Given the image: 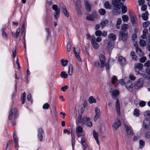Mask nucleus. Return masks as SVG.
<instances>
[{"label":"nucleus","instance_id":"28","mask_svg":"<svg viewBox=\"0 0 150 150\" xmlns=\"http://www.w3.org/2000/svg\"><path fill=\"white\" fill-rule=\"evenodd\" d=\"M88 101L90 104H92L96 103V100L93 96H91L89 98Z\"/></svg>","mask_w":150,"mask_h":150},{"label":"nucleus","instance_id":"18","mask_svg":"<svg viewBox=\"0 0 150 150\" xmlns=\"http://www.w3.org/2000/svg\"><path fill=\"white\" fill-rule=\"evenodd\" d=\"M13 138L16 150H18L19 147L18 142V139L17 138L16 135L15 133H14L13 134Z\"/></svg>","mask_w":150,"mask_h":150},{"label":"nucleus","instance_id":"23","mask_svg":"<svg viewBox=\"0 0 150 150\" xmlns=\"http://www.w3.org/2000/svg\"><path fill=\"white\" fill-rule=\"evenodd\" d=\"M130 55L132 58V59L135 61L137 60L138 57L136 55L134 52L132 51L130 54Z\"/></svg>","mask_w":150,"mask_h":150},{"label":"nucleus","instance_id":"26","mask_svg":"<svg viewBox=\"0 0 150 150\" xmlns=\"http://www.w3.org/2000/svg\"><path fill=\"white\" fill-rule=\"evenodd\" d=\"M60 11V10H57L55 11L54 13V18L56 19H58L59 17Z\"/></svg>","mask_w":150,"mask_h":150},{"label":"nucleus","instance_id":"1","mask_svg":"<svg viewBox=\"0 0 150 150\" xmlns=\"http://www.w3.org/2000/svg\"><path fill=\"white\" fill-rule=\"evenodd\" d=\"M119 92L118 91L116 90H114L112 92V96L114 100H116L115 104L116 111L118 115L119 116H120V105L119 100L117 98V96L119 95Z\"/></svg>","mask_w":150,"mask_h":150},{"label":"nucleus","instance_id":"25","mask_svg":"<svg viewBox=\"0 0 150 150\" xmlns=\"http://www.w3.org/2000/svg\"><path fill=\"white\" fill-rule=\"evenodd\" d=\"M149 14V13L147 11L145 12V13H143L142 15V17L144 21H146L148 19V15Z\"/></svg>","mask_w":150,"mask_h":150},{"label":"nucleus","instance_id":"41","mask_svg":"<svg viewBox=\"0 0 150 150\" xmlns=\"http://www.w3.org/2000/svg\"><path fill=\"white\" fill-rule=\"evenodd\" d=\"M93 136L95 139H97L98 138L99 134L98 132H96L95 130L93 131Z\"/></svg>","mask_w":150,"mask_h":150},{"label":"nucleus","instance_id":"64","mask_svg":"<svg viewBox=\"0 0 150 150\" xmlns=\"http://www.w3.org/2000/svg\"><path fill=\"white\" fill-rule=\"evenodd\" d=\"M145 136L147 138H150V132H147L145 134Z\"/></svg>","mask_w":150,"mask_h":150},{"label":"nucleus","instance_id":"7","mask_svg":"<svg viewBox=\"0 0 150 150\" xmlns=\"http://www.w3.org/2000/svg\"><path fill=\"white\" fill-rule=\"evenodd\" d=\"M84 4L86 11L88 13L90 12L91 10V6L89 3V0H85Z\"/></svg>","mask_w":150,"mask_h":150},{"label":"nucleus","instance_id":"43","mask_svg":"<svg viewBox=\"0 0 150 150\" xmlns=\"http://www.w3.org/2000/svg\"><path fill=\"white\" fill-rule=\"evenodd\" d=\"M121 9L122 13H125L127 12V6H123L121 7Z\"/></svg>","mask_w":150,"mask_h":150},{"label":"nucleus","instance_id":"59","mask_svg":"<svg viewBox=\"0 0 150 150\" xmlns=\"http://www.w3.org/2000/svg\"><path fill=\"white\" fill-rule=\"evenodd\" d=\"M144 66L148 68L150 67V61L148 60L144 64Z\"/></svg>","mask_w":150,"mask_h":150},{"label":"nucleus","instance_id":"54","mask_svg":"<svg viewBox=\"0 0 150 150\" xmlns=\"http://www.w3.org/2000/svg\"><path fill=\"white\" fill-rule=\"evenodd\" d=\"M52 8V9L55 11H56L57 10H60V9L58 8V6L57 5L54 4L53 5Z\"/></svg>","mask_w":150,"mask_h":150},{"label":"nucleus","instance_id":"42","mask_svg":"<svg viewBox=\"0 0 150 150\" xmlns=\"http://www.w3.org/2000/svg\"><path fill=\"white\" fill-rule=\"evenodd\" d=\"M136 83L139 85H141V86H142L143 85V79L141 78L138 79Z\"/></svg>","mask_w":150,"mask_h":150},{"label":"nucleus","instance_id":"17","mask_svg":"<svg viewBox=\"0 0 150 150\" xmlns=\"http://www.w3.org/2000/svg\"><path fill=\"white\" fill-rule=\"evenodd\" d=\"M121 125L120 120L117 119L115 122V123L112 125V127L116 130H117L119 127H120Z\"/></svg>","mask_w":150,"mask_h":150},{"label":"nucleus","instance_id":"22","mask_svg":"<svg viewBox=\"0 0 150 150\" xmlns=\"http://www.w3.org/2000/svg\"><path fill=\"white\" fill-rule=\"evenodd\" d=\"M121 0H112V3L114 7L117 8Z\"/></svg>","mask_w":150,"mask_h":150},{"label":"nucleus","instance_id":"47","mask_svg":"<svg viewBox=\"0 0 150 150\" xmlns=\"http://www.w3.org/2000/svg\"><path fill=\"white\" fill-rule=\"evenodd\" d=\"M127 79V77H125L123 80L122 79H120L119 81V83L121 85H123V84L125 85V82H126V80Z\"/></svg>","mask_w":150,"mask_h":150},{"label":"nucleus","instance_id":"27","mask_svg":"<svg viewBox=\"0 0 150 150\" xmlns=\"http://www.w3.org/2000/svg\"><path fill=\"white\" fill-rule=\"evenodd\" d=\"M113 44L110 41H109L107 44V48L110 50L113 49Z\"/></svg>","mask_w":150,"mask_h":150},{"label":"nucleus","instance_id":"39","mask_svg":"<svg viewBox=\"0 0 150 150\" xmlns=\"http://www.w3.org/2000/svg\"><path fill=\"white\" fill-rule=\"evenodd\" d=\"M145 142L142 140H140L139 141V147L141 149L143 148L145 145Z\"/></svg>","mask_w":150,"mask_h":150},{"label":"nucleus","instance_id":"14","mask_svg":"<svg viewBox=\"0 0 150 150\" xmlns=\"http://www.w3.org/2000/svg\"><path fill=\"white\" fill-rule=\"evenodd\" d=\"M95 110L96 115L94 117V122H96L97 119L100 117V112L99 108H98L97 107L95 108Z\"/></svg>","mask_w":150,"mask_h":150},{"label":"nucleus","instance_id":"53","mask_svg":"<svg viewBox=\"0 0 150 150\" xmlns=\"http://www.w3.org/2000/svg\"><path fill=\"white\" fill-rule=\"evenodd\" d=\"M117 80V77L115 76H113V78L112 79V83L114 84L115 82Z\"/></svg>","mask_w":150,"mask_h":150},{"label":"nucleus","instance_id":"30","mask_svg":"<svg viewBox=\"0 0 150 150\" xmlns=\"http://www.w3.org/2000/svg\"><path fill=\"white\" fill-rule=\"evenodd\" d=\"M104 7L106 9H111L112 6L110 4L109 2L107 1L105 2L104 4Z\"/></svg>","mask_w":150,"mask_h":150},{"label":"nucleus","instance_id":"50","mask_svg":"<svg viewBox=\"0 0 150 150\" xmlns=\"http://www.w3.org/2000/svg\"><path fill=\"white\" fill-rule=\"evenodd\" d=\"M49 105L47 103H46L43 105L42 108L44 109H48L49 108Z\"/></svg>","mask_w":150,"mask_h":150},{"label":"nucleus","instance_id":"44","mask_svg":"<svg viewBox=\"0 0 150 150\" xmlns=\"http://www.w3.org/2000/svg\"><path fill=\"white\" fill-rule=\"evenodd\" d=\"M73 52L74 53L75 55V57H77L78 56H80L79 55V50H77L78 52H77L76 51L75 47H73Z\"/></svg>","mask_w":150,"mask_h":150},{"label":"nucleus","instance_id":"60","mask_svg":"<svg viewBox=\"0 0 150 150\" xmlns=\"http://www.w3.org/2000/svg\"><path fill=\"white\" fill-rule=\"evenodd\" d=\"M86 141V138L85 136H83V137H82L81 138V144H84L85 143Z\"/></svg>","mask_w":150,"mask_h":150},{"label":"nucleus","instance_id":"24","mask_svg":"<svg viewBox=\"0 0 150 150\" xmlns=\"http://www.w3.org/2000/svg\"><path fill=\"white\" fill-rule=\"evenodd\" d=\"M71 143L72 145V148H73L74 147V144H75V136L74 134L72 132L73 131V129H71Z\"/></svg>","mask_w":150,"mask_h":150},{"label":"nucleus","instance_id":"34","mask_svg":"<svg viewBox=\"0 0 150 150\" xmlns=\"http://www.w3.org/2000/svg\"><path fill=\"white\" fill-rule=\"evenodd\" d=\"M98 12L100 14L101 16H103L106 13L105 10L103 8H100L98 10Z\"/></svg>","mask_w":150,"mask_h":150},{"label":"nucleus","instance_id":"15","mask_svg":"<svg viewBox=\"0 0 150 150\" xmlns=\"http://www.w3.org/2000/svg\"><path fill=\"white\" fill-rule=\"evenodd\" d=\"M130 17L132 25L135 27L137 26V23L136 22L137 20L136 17L134 15L132 14H130Z\"/></svg>","mask_w":150,"mask_h":150},{"label":"nucleus","instance_id":"20","mask_svg":"<svg viewBox=\"0 0 150 150\" xmlns=\"http://www.w3.org/2000/svg\"><path fill=\"white\" fill-rule=\"evenodd\" d=\"M128 25L126 24H123L122 25L121 28L120 32H127V28Z\"/></svg>","mask_w":150,"mask_h":150},{"label":"nucleus","instance_id":"40","mask_svg":"<svg viewBox=\"0 0 150 150\" xmlns=\"http://www.w3.org/2000/svg\"><path fill=\"white\" fill-rule=\"evenodd\" d=\"M139 110L137 109H135L133 112L134 115L136 117L139 116Z\"/></svg>","mask_w":150,"mask_h":150},{"label":"nucleus","instance_id":"16","mask_svg":"<svg viewBox=\"0 0 150 150\" xmlns=\"http://www.w3.org/2000/svg\"><path fill=\"white\" fill-rule=\"evenodd\" d=\"M21 31L22 33H24V35L23 37V45L25 49H26V40L25 39V25H24V22L22 26V28Z\"/></svg>","mask_w":150,"mask_h":150},{"label":"nucleus","instance_id":"8","mask_svg":"<svg viewBox=\"0 0 150 150\" xmlns=\"http://www.w3.org/2000/svg\"><path fill=\"white\" fill-rule=\"evenodd\" d=\"M60 6L64 15L66 17H68L69 16V14L67 11L66 6L63 3H62L60 4Z\"/></svg>","mask_w":150,"mask_h":150},{"label":"nucleus","instance_id":"48","mask_svg":"<svg viewBox=\"0 0 150 150\" xmlns=\"http://www.w3.org/2000/svg\"><path fill=\"white\" fill-rule=\"evenodd\" d=\"M76 9L77 10V14L79 15H82L83 12L81 10V8H76Z\"/></svg>","mask_w":150,"mask_h":150},{"label":"nucleus","instance_id":"21","mask_svg":"<svg viewBox=\"0 0 150 150\" xmlns=\"http://www.w3.org/2000/svg\"><path fill=\"white\" fill-rule=\"evenodd\" d=\"M108 38L110 41L115 40L116 38V35L113 33H111L108 34Z\"/></svg>","mask_w":150,"mask_h":150},{"label":"nucleus","instance_id":"36","mask_svg":"<svg viewBox=\"0 0 150 150\" xmlns=\"http://www.w3.org/2000/svg\"><path fill=\"white\" fill-rule=\"evenodd\" d=\"M60 76L62 78L64 79L67 78L68 77V74L64 71L61 72L60 73Z\"/></svg>","mask_w":150,"mask_h":150},{"label":"nucleus","instance_id":"33","mask_svg":"<svg viewBox=\"0 0 150 150\" xmlns=\"http://www.w3.org/2000/svg\"><path fill=\"white\" fill-rule=\"evenodd\" d=\"M146 72L147 74L146 77H147L149 79H150V69L147 68L146 69Z\"/></svg>","mask_w":150,"mask_h":150},{"label":"nucleus","instance_id":"37","mask_svg":"<svg viewBox=\"0 0 150 150\" xmlns=\"http://www.w3.org/2000/svg\"><path fill=\"white\" fill-rule=\"evenodd\" d=\"M68 62V61L67 59L64 60V59H62L61 60V64L64 67L66 66Z\"/></svg>","mask_w":150,"mask_h":150},{"label":"nucleus","instance_id":"61","mask_svg":"<svg viewBox=\"0 0 150 150\" xmlns=\"http://www.w3.org/2000/svg\"><path fill=\"white\" fill-rule=\"evenodd\" d=\"M68 88V86L67 85H65L62 87L61 88V90L63 92H65L66 91V90Z\"/></svg>","mask_w":150,"mask_h":150},{"label":"nucleus","instance_id":"35","mask_svg":"<svg viewBox=\"0 0 150 150\" xmlns=\"http://www.w3.org/2000/svg\"><path fill=\"white\" fill-rule=\"evenodd\" d=\"M81 2L80 0H76V8H81Z\"/></svg>","mask_w":150,"mask_h":150},{"label":"nucleus","instance_id":"10","mask_svg":"<svg viewBox=\"0 0 150 150\" xmlns=\"http://www.w3.org/2000/svg\"><path fill=\"white\" fill-rule=\"evenodd\" d=\"M125 127L127 136L129 137H132L134 134V133L131 128L127 125H125Z\"/></svg>","mask_w":150,"mask_h":150},{"label":"nucleus","instance_id":"63","mask_svg":"<svg viewBox=\"0 0 150 150\" xmlns=\"http://www.w3.org/2000/svg\"><path fill=\"white\" fill-rule=\"evenodd\" d=\"M147 8V5L145 4L142 5L141 7V10L142 11H145Z\"/></svg>","mask_w":150,"mask_h":150},{"label":"nucleus","instance_id":"12","mask_svg":"<svg viewBox=\"0 0 150 150\" xmlns=\"http://www.w3.org/2000/svg\"><path fill=\"white\" fill-rule=\"evenodd\" d=\"M99 59L101 63L100 67L102 68L105 67V62L106 59L105 56L103 54H100V55Z\"/></svg>","mask_w":150,"mask_h":150},{"label":"nucleus","instance_id":"9","mask_svg":"<svg viewBox=\"0 0 150 150\" xmlns=\"http://www.w3.org/2000/svg\"><path fill=\"white\" fill-rule=\"evenodd\" d=\"M38 137L40 141L42 142L44 141L43 139V135L44 134V132L41 128H39L38 129Z\"/></svg>","mask_w":150,"mask_h":150},{"label":"nucleus","instance_id":"11","mask_svg":"<svg viewBox=\"0 0 150 150\" xmlns=\"http://www.w3.org/2000/svg\"><path fill=\"white\" fill-rule=\"evenodd\" d=\"M143 124L144 128L147 129H150V120L149 119L146 118L143 121Z\"/></svg>","mask_w":150,"mask_h":150},{"label":"nucleus","instance_id":"32","mask_svg":"<svg viewBox=\"0 0 150 150\" xmlns=\"http://www.w3.org/2000/svg\"><path fill=\"white\" fill-rule=\"evenodd\" d=\"M91 44L92 47L94 49L97 50L98 48L99 45L96 42V41L93 42H91Z\"/></svg>","mask_w":150,"mask_h":150},{"label":"nucleus","instance_id":"55","mask_svg":"<svg viewBox=\"0 0 150 150\" xmlns=\"http://www.w3.org/2000/svg\"><path fill=\"white\" fill-rule=\"evenodd\" d=\"M95 35L96 36H100L102 35V33L100 30H97L95 33Z\"/></svg>","mask_w":150,"mask_h":150},{"label":"nucleus","instance_id":"62","mask_svg":"<svg viewBox=\"0 0 150 150\" xmlns=\"http://www.w3.org/2000/svg\"><path fill=\"white\" fill-rule=\"evenodd\" d=\"M100 26L102 28H103L105 25V21H102L100 23Z\"/></svg>","mask_w":150,"mask_h":150},{"label":"nucleus","instance_id":"5","mask_svg":"<svg viewBox=\"0 0 150 150\" xmlns=\"http://www.w3.org/2000/svg\"><path fill=\"white\" fill-rule=\"evenodd\" d=\"M97 17V12L95 10H93L91 14L88 13L86 17V19L89 21H94L95 19Z\"/></svg>","mask_w":150,"mask_h":150},{"label":"nucleus","instance_id":"19","mask_svg":"<svg viewBox=\"0 0 150 150\" xmlns=\"http://www.w3.org/2000/svg\"><path fill=\"white\" fill-rule=\"evenodd\" d=\"M126 59L122 56H120L118 57V62L122 65L123 66L125 64Z\"/></svg>","mask_w":150,"mask_h":150},{"label":"nucleus","instance_id":"4","mask_svg":"<svg viewBox=\"0 0 150 150\" xmlns=\"http://www.w3.org/2000/svg\"><path fill=\"white\" fill-rule=\"evenodd\" d=\"M125 85L127 89L129 91L132 92L133 90V85L132 81L130 80L128 77L126 80L125 83Z\"/></svg>","mask_w":150,"mask_h":150},{"label":"nucleus","instance_id":"31","mask_svg":"<svg viewBox=\"0 0 150 150\" xmlns=\"http://www.w3.org/2000/svg\"><path fill=\"white\" fill-rule=\"evenodd\" d=\"M68 74L69 75H71L73 72V66L71 64H69L68 68Z\"/></svg>","mask_w":150,"mask_h":150},{"label":"nucleus","instance_id":"46","mask_svg":"<svg viewBox=\"0 0 150 150\" xmlns=\"http://www.w3.org/2000/svg\"><path fill=\"white\" fill-rule=\"evenodd\" d=\"M71 45L70 44V42H69L66 46V48L67 50V51L68 52H70L71 50Z\"/></svg>","mask_w":150,"mask_h":150},{"label":"nucleus","instance_id":"29","mask_svg":"<svg viewBox=\"0 0 150 150\" xmlns=\"http://www.w3.org/2000/svg\"><path fill=\"white\" fill-rule=\"evenodd\" d=\"M25 92H24L22 95L21 98V101L22 103L23 104L25 103Z\"/></svg>","mask_w":150,"mask_h":150},{"label":"nucleus","instance_id":"57","mask_svg":"<svg viewBox=\"0 0 150 150\" xmlns=\"http://www.w3.org/2000/svg\"><path fill=\"white\" fill-rule=\"evenodd\" d=\"M146 58L145 57H142L139 59V61L141 63H144L146 60Z\"/></svg>","mask_w":150,"mask_h":150},{"label":"nucleus","instance_id":"3","mask_svg":"<svg viewBox=\"0 0 150 150\" xmlns=\"http://www.w3.org/2000/svg\"><path fill=\"white\" fill-rule=\"evenodd\" d=\"M143 68V65L140 63L135 64L134 67V69L135 72L137 73L136 74L138 75L140 74L144 76V75L142 73V69Z\"/></svg>","mask_w":150,"mask_h":150},{"label":"nucleus","instance_id":"49","mask_svg":"<svg viewBox=\"0 0 150 150\" xmlns=\"http://www.w3.org/2000/svg\"><path fill=\"white\" fill-rule=\"evenodd\" d=\"M120 7H119L118 6L117 8L114 7V9L113 10V12L115 10L117 13L120 14Z\"/></svg>","mask_w":150,"mask_h":150},{"label":"nucleus","instance_id":"45","mask_svg":"<svg viewBox=\"0 0 150 150\" xmlns=\"http://www.w3.org/2000/svg\"><path fill=\"white\" fill-rule=\"evenodd\" d=\"M122 18L124 22H127L129 20L128 17L126 15H123L122 16Z\"/></svg>","mask_w":150,"mask_h":150},{"label":"nucleus","instance_id":"51","mask_svg":"<svg viewBox=\"0 0 150 150\" xmlns=\"http://www.w3.org/2000/svg\"><path fill=\"white\" fill-rule=\"evenodd\" d=\"M140 45L142 47L146 45V42L144 40H141L140 41Z\"/></svg>","mask_w":150,"mask_h":150},{"label":"nucleus","instance_id":"56","mask_svg":"<svg viewBox=\"0 0 150 150\" xmlns=\"http://www.w3.org/2000/svg\"><path fill=\"white\" fill-rule=\"evenodd\" d=\"M106 67V69L107 71H109L110 68L111 67V65H110L109 63H108L107 64L105 63V66Z\"/></svg>","mask_w":150,"mask_h":150},{"label":"nucleus","instance_id":"52","mask_svg":"<svg viewBox=\"0 0 150 150\" xmlns=\"http://www.w3.org/2000/svg\"><path fill=\"white\" fill-rule=\"evenodd\" d=\"M150 24V22L149 21H146L143 23V26L144 28H146L149 26Z\"/></svg>","mask_w":150,"mask_h":150},{"label":"nucleus","instance_id":"6","mask_svg":"<svg viewBox=\"0 0 150 150\" xmlns=\"http://www.w3.org/2000/svg\"><path fill=\"white\" fill-rule=\"evenodd\" d=\"M119 40H122L123 42L126 41L128 39L127 32H119Z\"/></svg>","mask_w":150,"mask_h":150},{"label":"nucleus","instance_id":"58","mask_svg":"<svg viewBox=\"0 0 150 150\" xmlns=\"http://www.w3.org/2000/svg\"><path fill=\"white\" fill-rule=\"evenodd\" d=\"M146 105V103L144 101H141L139 103V105L140 107H143Z\"/></svg>","mask_w":150,"mask_h":150},{"label":"nucleus","instance_id":"2","mask_svg":"<svg viewBox=\"0 0 150 150\" xmlns=\"http://www.w3.org/2000/svg\"><path fill=\"white\" fill-rule=\"evenodd\" d=\"M13 115H14V118L16 119L18 118L19 115V112L18 109L16 107L11 108L10 109L8 118L9 120H12Z\"/></svg>","mask_w":150,"mask_h":150},{"label":"nucleus","instance_id":"38","mask_svg":"<svg viewBox=\"0 0 150 150\" xmlns=\"http://www.w3.org/2000/svg\"><path fill=\"white\" fill-rule=\"evenodd\" d=\"M76 131L77 133L81 134L83 131V129L81 126H79L76 128Z\"/></svg>","mask_w":150,"mask_h":150},{"label":"nucleus","instance_id":"13","mask_svg":"<svg viewBox=\"0 0 150 150\" xmlns=\"http://www.w3.org/2000/svg\"><path fill=\"white\" fill-rule=\"evenodd\" d=\"M134 46L136 48V51L137 54L140 57H142L143 56L144 53L142 52L141 49L139 47L137 43L136 44H134Z\"/></svg>","mask_w":150,"mask_h":150}]
</instances>
